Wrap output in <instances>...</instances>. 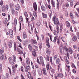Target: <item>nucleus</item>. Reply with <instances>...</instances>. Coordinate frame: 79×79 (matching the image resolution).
Returning a JSON list of instances; mask_svg holds the SVG:
<instances>
[{
	"instance_id": "obj_1",
	"label": "nucleus",
	"mask_w": 79,
	"mask_h": 79,
	"mask_svg": "<svg viewBox=\"0 0 79 79\" xmlns=\"http://www.w3.org/2000/svg\"><path fill=\"white\" fill-rule=\"evenodd\" d=\"M33 6L35 10V11L33 12V15L35 18H36V17H37V12H36V11H37V6L36 2H34Z\"/></svg>"
},
{
	"instance_id": "obj_2",
	"label": "nucleus",
	"mask_w": 79,
	"mask_h": 79,
	"mask_svg": "<svg viewBox=\"0 0 79 79\" xmlns=\"http://www.w3.org/2000/svg\"><path fill=\"white\" fill-rule=\"evenodd\" d=\"M52 21L54 22V24L56 25H59L60 22L58 21V19L56 18V16H54L52 18Z\"/></svg>"
},
{
	"instance_id": "obj_3",
	"label": "nucleus",
	"mask_w": 79,
	"mask_h": 79,
	"mask_svg": "<svg viewBox=\"0 0 79 79\" xmlns=\"http://www.w3.org/2000/svg\"><path fill=\"white\" fill-rule=\"evenodd\" d=\"M9 60L10 64L13 65L14 64V61H13V59L9 57Z\"/></svg>"
},
{
	"instance_id": "obj_4",
	"label": "nucleus",
	"mask_w": 79,
	"mask_h": 79,
	"mask_svg": "<svg viewBox=\"0 0 79 79\" xmlns=\"http://www.w3.org/2000/svg\"><path fill=\"white\" fill-rule=\"evenodd\" d=\"M13 30H10L9 31L10 35L11 38H13Z\"/></svg>"
},
{
	"instance_id": "obj_5",
	"label": "nucleus",
	"mask_w": 79,
	"mask_h": 79,
	"mask_svg": "<svg viewBox=\"0 0 79 79\" xmlns=\"http://www.w3.org/2000/svg\"><path fill=\"white\" fill-rule=\"evenodd\" d=\"M46 42V45H47V46L49 48H50V44H49V39H48V38L47 39Z\"/></svg>"
},
{
	"instance_id": "obj_6",
	"label": "nucleus",
	"mask_w": 79,
	"mask_h": 79,
	"mask_svg": "<svg viewBox=\"0 0 79 79\" xmlns=\"http://www.w3.org/2000/svg\"><path fill=\"white\" fill-rule=\"evenodd\" d=\"M23 39H26L27 38V34L26 31H24L23 33Z\"/></svg>"
},
{
	"instance_id": "obj_7",
	"label": "nucleus",
	"mask_w": 79,
	"mask_h": 79,
	"mask_svg": "<svg viewBox=\"0 0 79 79\" xmlns=\"http://www.w3.org/2000/svg\"><path fill=\"white\" fill-rule=\"evenodd\" d=\"M15 9L16 10H19V4H16L15 5Z\"/></svg>"
},
{
	"instance_id": "obj_8",
	"label": "nucleus",
	"mask_w": 79,
	"mask_h": 79,
	"mask_svg": "<svg viewBox=\"0 0 79 79\" xmlns=\"http://www.w3.org/2000/svg\"><path fill=\"white\" fill-rule=\"evenodd\" d=\"M12 44H13V41H12V40H10V41L9 44H8L9 47V48H11V47H12Z\"/></svg>"
},
{
	"instance_id": "obj_9",
	"label": "nucleus",
	"mask_w": 79,
	"mask_h": 79,
	"mask_svg": "<svg viewBox=\"0 0 79 79\" xmlns=\"http://www.w3.org/2000/svg\"><path fill=\"white\" fill-rule=\"evenodd\" d=\"M41 9L43 11H46V8L44 6L42 5L41 6Z\"/></svg>"
},
{
	"instance_id": "obj_10",
	"label": "nucleus",
	"mask_w": 79,
	"mask_h": 79,
	"mask_svg": "<svg viewBox=\"0 0 79 79\" xmlns=\"http://www.w3.org/2000/svg\"><path fill=\"white\" fill-rule=\"evenodd\" d=\"M69 52L70 54H72L73 53V51L71 48L70 47L69 48Z\"/></svg>"
},
{
	"instance_id": "obj_11",
	"label": "nucleus",
	"mask_w": 79,
	"mask_h": 79,
	"mask_svg": "<svg viewBox=\"0 0 79 79\" xmlns=\"http://www.w3.org/2000/svg\"><path fill=\"white\" fill-rule=\"evenodd\" d=\"M4 50L5 49L4 48H1L0 50V54H2V53H3Z\"/></svg>"
},
{
	"instance_id": "obj_12",
	"label": "nucleus",
	"mask_w": 79,
	"mask_h": 79,
	"mask_svg": "<svg viewBox=\"0 0 79 79\" xmlns=\"http://www.w3.org/2000/svg\"><path fill=\"white\" fill-rule=\"evenodd\" d=\"M51 4L52 7H55V2L53 0H51Z\"/></svg>"
},
{
	"instance_id": "obj_13",
	"label": "nucleus",
	"mask_w": 79,
	"mask_h": 79,
	"mask_svg": "<svg viewBox=\"0 0 79 79\" xmlns=\"http://www.w3.org/2000/svg\"><path fill=\"white\" fill-rule=\"evenodd\" d=\"M40 24H41L40 21V20H38L36 23L37 26L39 27V26H40Z\"/></svg>"
},
{
	"instance_id": "obj_14",
	"label": "nucleus",
	"mask_w": 79,
	"mask_h": 79,
	"mask_svg": "<svg viewBox=\"0 0 79 79\" xmlns=\"http://www.w3.org/2000/svg\"><path fill=\"white\" fill-rule=\"evenodd\" d=\"M28 47L29 48V50H30L31 52H32V46L31 45V44H29L28 45Z\"/></svg>"
},
{
	"instance_id": "obj_15",
	"label": "nucleus",
	"mask_w": 79,
	"mask_h": 79,
	"mask_svg": "<svg viewBox=\"0 0 79 79\" xmlns=\"http://www.w3.org/2000/svg\"><path fill=\"white\" fill-rule=\"evenodd\" d=\"M43 74L44 75H47V72H46V69H43Z\"/></svg>"
},
{
	"instance_id": "obj_16",
	"label": "nucleus",
	"mask_w": 79,
	"mask_h": 79,
	"mask_svg": "<svg viewBox=\"0 0 79 79\" xmlns=\"http://www.w3.org/2000/svg\"><path fill=\"white\" fill-rule=\"evenodd\" d=\"M77 36H76L75 35L73 38V41H74V42H76V40H77Z\"/></svg>"
},
{
	"instance_id": "obj_17",
	"label": "nucleus",
	"mask_w": 79,
	"mask_h": 79,
	"mask_svg": "<svg viewBox=\"0 0 79 79\" xmlns=\"http://www.w3.org/2000/svg\"><path fill=\"white\" fill-rule=\"evenodd\" d=\"M66 26H67L68 27H69L71 25L70 24V23L68 21L66 22Z\"/></svg>"
},
{
	"instance_id": "obj_18",
	"label": "nucleus",
	"mask_w": 79,
	"mask_h": 79,
	"mask_svg": "<svg viewBox=\"0 0 79 79\" xmlns=\"http://www.w3.org/2000/svg\"><path fill=\"white\" fill-rule=\"evenodd\" d=\"M25 16L26 17V22H28V21L29 20V18H28V15L27 14V15H25Z\"/></svg>"
},
{
	"instance_id": "obj_19",
	"label": "nucleus",
	"mask_w": 79,
	"mask_h": 79,
	"mask_svg": "<svg viewBox=\"0 0 79 79\" xmlns=\"http://www.w3.org/2000/svg\"><path fill=\"white\" fill-rule=\"evenodd\" d=\"M26 62L27 64H30V62L29 61V58H27L26 59Z\"/></svg>"
},
{
	"instance_id": "obj_20",
	"label": "nucleus",
	"mask_w": 79,
	"mask_h": 79,
	"mask_svg": "<svg viewBox=\"0 0 79 79\" xmlns=\"http://www.w3.org/2000/svg\"><path fill=\"white\" fill-rule=\"evenodd\" d=\"M60 39H61V38H60V36H59V37L57 39V44H58V45L60 44Z\"/></svg>"
},
{
	"instance_id": "obj_21",
	"label": "nucleus",
	"mask_w": 79,
	"mask_h": 79,
	"mask_svg": "<svg viewBox=\"0 0 79 79\" xmlns=\"http://www.w3.org/2000/svg\"><path fill=\"white\" fill-rule=\"evenodd\" d=\"M60 27V32H61L62 31V30H63V24L62 23H59V25Z\"/></svg>"
},
{
	"instance_id": "obj_22",
	"label": "nucleus",
	"mask_w": 79,
	"mask_h": 79,
	"mask_svg": "<svg viewBox=\"0 0 79 79\" xmlns=\"http://www.w3.org/2000/svg\"><path fill=\"white\" fill-rule=\"evenodd\" d=\"M32 54L34 56V57H35L37 56V54H36V52L34 51H33L32 52Z\"/></svg>"
},
{
	"instance_id": "obj_23",
	"label": "nucleus",
	"mask_w": 79,
	"mask_h": 79,
	"mask_svg": "<svg viewBox=\"0 0 79 79\" xmlns=\"http://www.w3.org/2000/svg\"><path fill=\"white\" fill-rule=\"evenodd\" d=\"M11 13L13 15L15 14V9H14V8L13 7H12L11 8Z\"/></svg>"
},
{
	"instance_id": "obj_24",
	"label": "nucleus",
	"mask_w": 79,
	"mask_h": 79,
	"mask_svg": "<svg viewBox=\"0 0 79 79\" xmlns=\"http://www.w3.org/2000/svg\"><path fill=\"white\" fill-rule=\"evenodd\" d=\"M31 40L32 44H36V41H35L33 40V39H31Z\"/></svg>"
},
{
	"instance_id": "obj_25",
	"label": "nucleus",
	"mask_w": 79,
	"mask_h": 79,
	"mask_svg": "<svg viewBox=\"0 0 79 79\" xmlns=\"http://www.w3.org/2000/svg\"><path fill=\"white\" fill-rule=\"evenodd\" d=\"M19 19L20 22L22 23L23 22V17H22V16H20L19 17Z\"/></svg>"
},
{
	"instance_id": "obj_26",
	"label": "nucleus",
	"mask_w": 79,
	"mask_h": 79,
	"mask_svg": "<svg viewBox=\"0 0 79 79\" xmlns=\"http://www.w3.org/2000/svg\"><path fill=\"white\" fill-rule=\"evenodd\" d=\"M47 57L45 58V59L46 60V61H49V57L48 56V55H47L46 56Z\"/></svg>"
},
{
	"instance_id": "obj_27",
	"label": "nucleus",
	"mask_w": 79,
	"mask_h": 79,
	"mask_svg": "<svg viewBox=\"0 0 79 79\" xmlns=\"http://www.w3.org/2000/svg\"><path fill=\"white\" fill-rule=\"evenodd\" d=\"M53 33L55 35H58V31H53Z\"/></svg>"
},
{
	"instance_id": "obj_28",
	"label": "nucleus",
	"mask_w": 79,
	"mask_h": 79,
	"mask_svg": "<svg viewBox=\"0 0 79 79\" xmlns=\"http://www.w3.org/2000/svg\"><path fill=\"white\" fill-rule=\"evenodd\" d=\"M61 39L62 40V41H63V42H66V38H65L62 37Z\"/></svg>"
},
{
	"instance_id": "obj_29",
	"label": "nucleus",
	"mask_w": 79,
	"mask_h": 79,
	"mask_svg": "<svg viewBox=\"0 0 79 79\" xmlns=\"http://www.w3.org/2000/svg\"><path fill=\"white\" fill-rule=\"evenodd\" d=\"M56 63L57 64H59V63H60V59L59 58L57 59L56 61Z\"/></svg>"
},
{
	"instance_id": "obj_30",
	"label": "nucleus",
	"mask_w": 79,
	"mask_h": 79,
	"mask_svg": "<svg viewBox=\"0 0 79 79\" xmlns=\"http://www.w3.org/2000/svg\"><path fill=\"white\" fill-rule=\"evenodd\" d=\"M42 15H43V17L44 18H47V14H44L43 12Z\"/></svg>"
},
{
	"instance_id": "obj_31",
	"label": "nucleus",
	"mask_w": 79,
	"mask_h": 79,
	"mask_svg": "<svg viewBox=\"0 0 79 79\" xmlns=\"http://www.w3.org/2000/svg\"><path fill=\"white\" fill-rule=\"evenodd\" d=\"M27 76L29 79L31 77V73L30 72H28L27 74Z\"/></svg>"
},
{
	"instance_id": "obj_32",
	"label": "nucleus",
	"mask_w": 79,
	"mask_h": 79,
	"mask_svg": "<svg viewBox=\"0 0 79 79\" xmlns=\"http://www.w3.org/2000/svg\"><path fill=\"white\" fill-rule=\"evenodd\" d=\"M13 58L14 62H16V56H13Z\"/></svg>"
},
{
	"instance_id": "obj_33",
	"label": "nucleus",
	"mask_w": 79,
	"mask_h": 79,
	"mask_svg": "<svg viewBox=\"0 0 79 79\" xmlns=\"http://www.w3.org/2000/svg\"><path fill=\"white\" fill-rule=\"evenodd\" d=\"M33 76H35V75H36V71L35 70H33Z\"/></svg>"
},
{
	"instance_id": "obj_34",
	"label": "nucleus",
	"mask_w": 79,
	"mask_h": 79,
	"mask_svg": "<svg viewBox=\"0 0 79 79\" xmlns=\"http://www.w3.org/2000/svg\"><path fill=\"white\" fill-rule=\"evenodd\" d=\"M58 37V36H55L54 37V39H52V40H53L54 42H56V38Z\"/></svg>"
},
{
	"instance_id": "obj_35",
	"label": "nucleus",
	"mask_w": 79,
	"mask_h": 79,
	"mask_svg": "<svg viewBox=\"0 0 79 79\" xmlns=\"http://www.w3.org/2000/svg\"><path fill=\"white\" fill-rule=\"evenodd\" d=\"M5 57V56H4V55H2L1 56L0 59L1 60H3L4 59V57Z\"/></svg>"
},
{
	"instance_id": "obj_36",
	"label": "nucleus",
	"mask_w": 79,
	"mask_h": 79,
	"mask_svg": "<svg viewBox=\"0 0 79 79\" xmlns=\"http://www.w3.org/2000/svg\"><path fill=\"white\" fill-rule=\"evenodd\" d=\"M50 51L49 50V49H46V52L47 54H49L50 53Z\"/></svg>"
},
{
	"instance_id": "obj_37",
	"label": "nucleus",
	"mask_w": 79,
	"mask_h": 79,
	"mask_svg": "<svg viewBox=\"0 0 79 79\" xmlns=\"http://www.w3.org/2000/svg\"><path fill=\"white\" fill-rule=\"evenodd\" d=\"M70 16L71 18H72V19H73V13H72V12H70Z\"/></svg>"
},
{
	"instance_id": "obj_38",
	"label": "nucleus",
	"mask_w": 79,
	"mask_h": 79,
	"mask_svg": "<svg viewBox=\"0 0 79 79\" xmlns=\"http://www.w3.org/2000/svg\"><path fill=\"white\" fill-rule=\"evenodd\" d=\"M14 23H15V26H16V25L17 24V20L16 19H15Z\"/></svg>"
},
{
	"instance_id": "obj_39",
	"label": "nucleus",
	"mask_w": 79,
	"mask_h": 79,
	"mask_svg": "<svg viewBox=\"0 0 79 79\" xmlns=\"http://www.w3.org/2000/svg\"><path fill=\"white\" fill-rule=\"evenodd\" d=\"M75 14L77 17V18H79V14H78L76 12H75Z\"/></svg>"
},
{
	"instance_id": "obj_40",
	"label": "nucleus",
	"mask_w": 79,
	"mask_h": 79,
	"mask_svg": "<svg viewBox=\"0 0 79 79\" xmlns=\"http://www.w3.org/2000/svg\"><path fill=\"white\" fill-rule=\"evenodd\" d=\"M15 70H12V73H11V74H12V75H15Z\"/></svg>"
},
{
	"instance_id": "obj_41",
	"label": "nucleus",
	"mask_w": 79,
	"mask_h": 79,
	"mask_svg": "<svg viewBox=\"0 0 79 79\" xmlns=\"http://www.w3.org/2000/svg\"><path fill=\"white\" fill-rule=\"evenodd\" d=\"M2 71V65L0 64V71Z\"/></svg>"
},
{
	"instance_id": "obj_42",
	"label": "nucleus",
	"mask_w": 79,
	"mask_h": 79,
	"mask_svg": "<svg viewBox=\"0 0 79 79\" xmlns=\"http://www.w3.org/2000/svg\"><path fill=\"white\" fill-rule=\"evenodd\" d=\"M65 7H66V8H68L69 6V4L68 3H67L65 4Z\"/></svg>"
},
{
	"instance_id": "obj_43",
	"label": "nucleus",
	"mask_w": 79,
	"mask_h": 79,
	"mask_svg": "<svg viewBox=\"0 0 79 79\" xmlns=\"http://www.w3.org/2000/svg\"><path fill=\"white\" fill-rule=\"evenodd\" d=\"M57 8H59V6H60V3H59V2H58L57 3Z\"/></svg>"
},
{
	"instance_id": "obj_44",
	"label": "nucleus",
	"mask_w": 79,
	"mask_h": 79,
	"mask_svg": "<svg viewBox=\"0 0 79 79\" xmlns=\"http://www.w3.org/2000/svg\"><path fill=\"white\" fill-rule=\"evenodd\" d=\"M59 76L60 77H63V75L61 73H59Z\"/></svg>"
},
{
	"instance_id": "obj_45",
	"label": "nucleus",
	"mask_w": 79,
	"mask_h": 79,
	"mask_svg": "<svg viewBox=\"0 0 79 79\" xmlns=\"http://www.w3.org/2000/svg\"><path fill=\"white\" fill-rule=\"evenodd\" d=\"M50 66V64H48V65L46 66V68L47 70H48L49 69V66Z\"/></svg>"
},
{
	"instance_id": "obj_46",
	"label": "nucleus",
	"mask_w": 79,
	"mask_h": 79,
	"mask_svg": "<svg viewBox=\"0 0 79 79\" xmlns=\"http://www.w3.org/2000/svg\"><path fill=\"white\" fill-rule=\"evenodd\" d=\"M76 34L78 39H79V32H77Z\"/></svg>"
},
{
	"instance_id": "obj_47",
	"label": "nucleus",
	"mask_w": 79,
	"mask_h": 79,
	"mask_svg": "<svg viewBox=\"0 0 79 79\" xmlns=\"http://www.w3.org/2000/svg\"><path fill=\"white\" fill-rule=\"evenodd\" d=\"M8 22V20L7 19H5V22H4V24H6Z\"/></svg>"
},
{
	"instance_id": "obj_48",
	"label": "nucleus",
	"mask_w": 79,
	"mask_h": 79,
	"mask_svg": "<svg viewBox=\"0 0 79 79\" xmlns=\"http://www.w3.org/2000/svg\"><path fill=\"white\" fill-rule=\"evenodd\" d=\"M65 15L67 17H68V15H69L68 14V13L67 12H66L65 14Z\"/></svg>"
},
{
	"instance_id": "obj_49",
	"label": "nucleus",
	"mask_w": 79,
	"mask_h": 79,
	"mask_svg": "<svg viewBox=\"0 0 79 79\" xmlns=\"http://www.w3.org/2000/svg\"><path fill=\"white\" fill-rule=\"evenodd\" d=\"M39 46L40 47V49H41V48H42V44H41V43H40H40L39 44Z\"/></svg>"
},
{
	"instance_id": "obj_50",
	"label": "nucleus",
	"mask_w": 79,
	"mask_h": 79,
	"mask_svg": "<svg viewBox=\"0 0 79 79\" xmlns=\"http://www.w3.org/2000/svg\"><path fill=\"white\" fill-rule=\"evenodd\" d=\"M73 6V1H71L70 2V6Z\"/></svg>"
},
{
	"instance_id": "obj_51",
	"label": "nucleus",
	"mask_w": 79,
	"mask_h": 79,
	"mask_svg": "<svg viewBox=\"0 0 79 79\" xmlns=\"http://www.w3.org/2000/svg\"><path fill=\"white\" fill-rule=\"evenodd\" d=\"M40 61H43V57H42V56H40Z\"/></svg>"
},
{
	"instance_id": "obj_52",
	"label": "nucleus",
	"mask_w": 79,
	"mask_h": 79,
	"mask_svg": "<svg viewBox=\"0 0 79 79\" xmlns=\"http://www.w3.org/2000/svg\"><path fill=\"white\" fill-rule=\"evenodd\" d=\"M12 68L13 69V70L15 71L16 69H15V65H13L12 66Z\"/></svg>"
},
{
	"instance_id": "obj_53",
	"label": "nucleus",
	"mask_w": 79,
	"mask_h": 79,
	"mask_svg": "<svg viewBox=\"0 0 79 79\" xmlns=\"http://www.w3.org/2000/svg\"><path fill=\"white\" fill-rule=\"evenodd\" d=\"M10 8H12V6H13V3H10Z\"/></svg>"
},
{
	"instance_id": "obj_54",
	"label": "nucleus",
	"mask_w": 79,
	"mask_h": 79,
	"mask_svg": "<svg viewBox=\"0 0 79 79\" xmlns=\"http://www.w3.org/2000/svg\"><path fill=\"white\" fill-rule=\"evenodd\" d=\"M21 70L22 72H23V70H24V68L23 66H21Z\"/></svg>"
},
{
	"instance_id": "obj_55",
	"label": "nucleus",
	"mask_w": 79,
	"mask_h": 79,
	"mask_svg": "<svg viewBox=\"0 0 79 79\" xmlns=\"http://www.w3.org/2000/svg\"><path fill=\"white\" fill-rule=\"evenodd\" d=\"M21 63H22V65H23V66L25 67V66H26V64H25L24 62H21Z\"/></svg>"
},
{
	"instance_id": "obj_56",
	"label": "nucleus",
	"mask_w": 79,
	"mask_h": 79,
	"mask_svg": "<svg viewBox=\"0 0 79 79\" xmlns=\"http://www.w3.org/2000/svg\"><path fill=\"white\" fill-rule=\"evenodd\" d=\"M2 10H5L6 9L5 8V6H3L2 7Z\"/></svg>"
},
{
	"instance_id": "obj_57",
	"label": "nucleus",
	"mask_w": 79,
	"mask_h": 79,
	"mask_svg": "<svg viewBox=\"0 0 79 79\" xmlns=\"http://www.w3.org/2000/svg\"><path fill=\"white\" fill-rule=\"evenodd\" d=\"M72 23H73V24H76V23H77V22H75V21L74 20H72Z\"/></svg>"
},
{
	"instance_id": "obj_58",
	"label": "nucleus",
	"mask_w": 79,
	"mask_h": 79,
	"mask_svg": "<svg viewBox=\"0 0 79 79\" xmlns=\"http://www.w3.org/2000/svg\"><path fill=\"white\" fill-rule=\"evenodd\" d=\"M73 48L75 49H77V45H74L73 46Z\"/></svg>"
},
{
	"instance_id": "obj_59",
	"label": "nucleus",
	"mask_w": 79,
	"mask_h": 79,
	"mask_svg": "<svg viewBox=\"0 0 79 79\" xmlns=\"http://www.w3.org/2000/svg\"><path fill=\"white\" fill-rule=\"evenodd\" d=\"M35 20V19H34V16H32V17H31V21L32 22L34 21Z\"/></svg>"
},
{
	"instance_id": "obj_60",
	"label": "nucleus",
	"mask_w": 79,
	"mask_h": 79,
	"mask_svg": "<svg viewBox=\"0 0 79 79\" xmlns=\"http://www.w3.org/2000/svg\"><path fill=\"white\" fill-rule=\"evenodd\" d=\"M0 4L1 6H2L3 5V1H1L0 2Z\"/></svg>"
},
{
	"instance_id": "obj_61",
	"label": "nucleus",
	"mask_w": 79,
	"mask_h": 79,
	"mask_svg": "<svg viewBox=\"0 0 79 79\" xmlns=\"http://www.w3.org/2000/svg\"><path fill=\"white\" fill-rule=\"evenodd\" d=\"M21 79H25V78H24V77L23 75V74H21Z\"/></svg>"
},
{
	"instance_id": "obj_62",
	"label": "nucleus",
	"mask_w": 79,
	"mask_h": 79,
	"mask_svg": "<svg viewBox=\"0 0 79 79\" xmlns=\"http://www.w3.org/2000/svg\"><path fill=\"white\" fill-rule=\"evenodd\" d=\"M6 10H8L9 7H8V5H6Z\"/></svg>"
},
{
	"instance_id": "obj_63",
	"label": "nucleus",
	"mask_w": 79,
	"mask_h": 79,
	"mask_svg": "<svg viewBox=\"0 0 79 79\" xmlns=\"http://www.w3.org/2000/svg\"><path fill=\"white\" fill-rule=\"evenodd\" d=\"M51 72L52 74H54L55 73V70L53 69H52L51 70Z\"/></svg>"
},
{
	"instance_id": "obj_64",
	"label": "nucleus",
	"mask_w": 79,
	"mask_h": 79,
	"mask_svg": "<svg viewBox=\"0 0 79 79\" xmlns=\"http://www.w3.org/2000/svg\"><path fill=\"white\" fill-rule=\"evenodd\" d=\"M66 55L68 57L69 56V52H67L66 53Z\"/></svg>"
}]
</instances>
